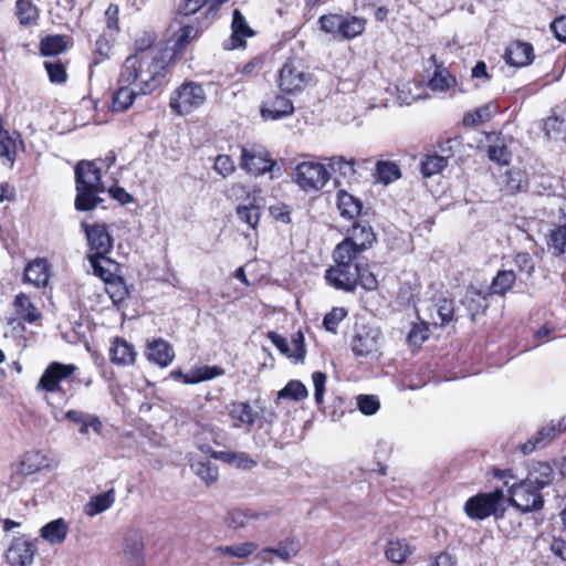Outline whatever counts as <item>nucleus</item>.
I'll use <instances>...</instances> for the list:
<instances>
[{"instance_id":"nucleus-1","label":"nucleus","mask_w":566,"mask_h":566,"mask_svg":"<svg viewBox=\"0 0 566 566\" xmlns=\"http://www.w3.org/2000/svg\"><path fill=\"white\" fill-rule=\"evenodd\" d=\"M377 241L374 228L368 221L355 220L333 252V265L324 273V279L336 291L354 293L358 286L367 292L376 291L379 282L368 263L359 262V256Z\"/></svg>"},{"instance_id":"nucleus-2","label":"nucleus","mask_w":566,"mask_h":566,"mask_svg":"<svg viewBox=\"0 0 566 566\" xmlns=\"http://www.w3.org/2000/svg\"><path fill=\"white\" fill-rule=\"evenodd\" d=\"M127 56L120 67L118 82L133 84L143 95H150L169 82L172 65L159 50Z\"/></svg>"},{"instance_id":"nucleus-3","label":"nucleus","mask_w":566,"mask_h":566,"mask_svg":"<svg viewBox=\"0 0 566 566\" xmlns=\"http://www.w3.org/2000/svg\"><path fill=\"white\" fill-rule=\"evenodd\" d=\"M102 158L93 160L82 159L74 166L75 199L74 208L80 212L96 209L104 199L101 197L106 191L103 181Z\"/></svg>"},{"instance_id":"nucleus-4","label":"nucleus","mask_w":566,"mask_h":566,"mask_svg":"<svg viewBox=\"0 0 566 566\" xmlns=\"http://www.w3.org/2000/svg\"><path fill=\"white\" fill-rule=\"evenodd\" d=\"M275 82L283 94L298 95L313 84L314 75L304 57L291 54L277 71Z\"/></svg>"},{"instance_id":"nucleus-5","label":"nucleus","mask_w":566,"mask_h":566,"mask_svg":"<svg viewBox=\"0 0 566 566\" xmlns=\"http://www.w3.org/2000/svg\"><path fill=\"white\" fill-rule=\"evenodd\" d=\"M207 99L202 83L186 80L170 93L169 108L174 115L185 117L203 107Z\"/></svg>"},{"instance_id":"nucleus-6","label":"nucleus","mask_w":566,"mask_h":566,"mask_svg":"<svg viewBox=\"0 0 566 566\" xmlns=\"http://www.w3.org/2000/svg\"><path fill=\"white\" fill-rule=\"evenodd\" d=\"M506 496L502 488L492 492H479L470 496L463 506L464 513L472 521H483L491 516L502 518L506 511Z\"/></svg>"},{"instance_id":"nucleus-7","label":"nucleus","mask_w":566,"mask_h":566,"mask_svg":"<svg viewBox=\"0 0 566 566\" xmlns=\"http://www.w3.org/2000/svg\"><path fill=\"white\" fill-rule=\"evenodd\" d=\"M203 33L199 23L181 24L170 35V48H161L159 52L165 55L172 66L184 59L189 48L197 42Z\"/></svg>"},{"instance_id":"nucleus-8","label":"nucleus","mask_w":566,"mask_h":566,"mask_svg":"<svg viewBox=\"0 0 566 566\" xmlns=\"http://www.w3.org/2000/svg\"><path fill=\"white\" fill-rule=\"evenodd\" d=\"M506 502L521 513H531L543 509L544 496L536 485L524 479L509 488Z\"/></svg>"},{"instance_id":"nucleus-9","label":"nucleus","mask_w":566,"mask_h":566,"mask_svg":"<svg viewBox=\"0 0 566 566\" xmlns=\"http://www.w3.org/2000/svg\"><path fill=\"white\" fill-rule=\"evenodd\" d=\"M239 165L247 174L258 177L271 172L276 160L264 146L254 144L241 147Z\"/></svg>"},{"instance_id":"nucleus-10","label":"nucleus","mask_w":566,"mask_h":566,"mask_svg":"<svg viewBox=\"0 0 566 566\" xmlns=\"http://www.w3.org/2000/svg\"><path fill=\"white\" fill-rule=\"evenodd\" d=\"M329 172L321 163L303 161L294 169V180L305 192L321 190L329 180Z\"/></svg>"},{"instance_id":"nucleus-11","label":"nucleus","mask_w":566,"mask_h":566,"mask_svg":"<svg viewBox=\"0 0 566 566\" xmlns=\"http://www.w3.org/2000/svg\"><path fill=\"white\" fill-rule=\"evenodd\" d=\"M81 228L83 229L87 240V256L108 255L112 252L114 248V239L109 233V227L107 223H88L86 221H82Z\"/></svg>"},{"instance_id":"nucleus-12","label":"nucleus","mask_w":566,"mask_h":566,"mask_svg":"<svg viewBox=\"0 0 566 566\" xmlns=\"http://www.w3.org/2000/svg\"><path fill=\"white\" fill-rule=\"evenodd\" d=\"M76 370L77 367L74 364L52 361L46 366L36 384V390L65 394L61 387V382L72 377Z\"/></svg>"},{"instance_id":"nucleus-13","label":"nucleus","mask_w":566,"mask_h":566,"mask_svg":"<svg viewBox=\"0 0 566 566\" xmlns=\"http://www.w3.org/2000/svg\"><path fill=\"white\" fill-rule=\"evenodd\" d=\"M379 329L363 325L353 336L350 347L356 357L378 358L380 356Z\"/></svg>"},{"instance_id":"nucleus-14","label":"nucleus","mask_w":566,"mask_h":566,"mask_svg":"<svg viewBox=\"0 0 566 566\" xmlns=\"http://www.w3.org/2000/svg\"><path fill=\"white\" fill-rule=\"evenodd\" d=\"M230 191L237 199L245 197L249 201L248 203L239 205L235 208V214L238 219L245 223L250 229L256 230L260 223L261 208L256 203L255 196L251 197L249 187L240 182L233 184Z\"/></svg>"},{"instance_id":"nucleus-15","label":"nucleus","mask_w":566,"mask_h":566,"mask_svg":"<svg viewBox=\"0 0 566 566\" xmlns=\"http://www.w3.org/2000/svg\"><path fill=\"white\" fill-rule=\"evenodd\" d=\"M281 91L264 98L260 106V115L265 120H279L291 116L294 111L293 102Z\"/></svg>"},{"instance_id":"nucleus-16","label":"nucleus","mask_w":566,"mask_h":566,"mask_svg":"<svg viewBox=\"0 0 566 566\" xmlns=\"http://www.w3.org/2000/svg\"><path fill=\"white\" fill-rule=\"evenodd\" d=\"M566 431V423L564 419L554 421L541 428L534 436H532L525 443H522L518 449L525 455L546 447L560 433Z\"/></svg>"},{"instance_id":"nucleus-17","label":"nucleus","mask_w":566,"mask_h":566,"mask_svg":"<svg viewBox=\"0 0 566 566\" xmlns=\"http://www.w3.org/2000/svg\"><path fill=\"white\" fill-rule=\"evenodd\" d=\"M45 457L39 451L24 453L17 470L11 474L9 485L13 490L19 489L25 476L34 474L45 465Z\"/></svg>"},{"instance_id":"nucleus-18","label":"nucleus","mask_w":566,"mask_h":566,"mask_svg":"<svg viewBox=\"0 0 566 566\" xmlns=\"http://www.w3.org/2000/svg\"><path fill=\"white\" fill-rule=\"evenodd\" d=\"M172 345L166 339L158 337L147 340L145 346V357L154 365L160 368L168 367L175 359Z\"/></svg>"},{"instance_id":"nucleus-19","label":"nucleus","mask_w":566,"mask_h":566,"mask_svg":"<svg viewBox=\"0 0 566 566\" xmlns=\"http://www.w3.org/2000/svg\"><path fill=\"white\" fill-rule=\"evenodd\" d=\"M229 417L233 421L234 428H247L251 430L255 423L266 420L265 416H260L254 411L249 401H231L229 407Z\"/></svg>"},{"instance_id":"nucleus-20","label":"nucleus","mask_w":566,"mask_h":566,"mask_svg":"<svg viewBox=\"0 0 566 566\" xmlns=\"http://www.w3.org/2000/svg\"><path fill=\"white\" fill-rule=\"evenodd\" d=\"M108 356L113 365L128 367L135 365L138 353L135 346L124 337L115 336L111 339Z\"/></svg>"},{"instance_id":"nucleus-21","label":"nucleus","mask_w":566,"mask_h":566,"mask_svg":"<svg viewBox=\"0 0 566 566\" xmlns=\"http://www.w3.org/2000/svg\"><path fill=\"white\" fill-rule=\"evenodd\" d=\"M36 547L32 541L15 537L7 549L6 560L11 566H29L33 562Z\"/></svg>"},{"instance_id":"nucleus-22","label":"nucleus","mask_w":566,"mask_h":566,"mask_svg":"<svg viewBox=\"0 0 566 566\" xmlns=\"http://www.w3.org/2000/svg\"><path fill=\"white\" fill-rule=\"evenodd\" d=\"M255 35V31L249 25L245 17L239 9L232 12L231 35L229 44L224 45L227 50L245 48L247 39Z\"/></svg>"},{"instance_id":"nucleus-23","label":"nucleus","mask_w":566,"mask_h":566,"mask_svg":"<svg viewBox=\"0 0 566 566\" xmlns=\"http://www.w3.org/2000/svg\"><path fill=\"white\" fill-rule=\"evenodd\" d=\"M504 59L511 66H527L535 59L534 46L532 43L522 40L511 41L505 49Z\"/></svg>"},{"instance_id":"nucleus-24","label":"nucleus","mask_w":566,"mask_h":566,"mask_svg":"<svg viewBox=\"0 0 566 566\" xmlns=\"http://www.w3.org/2000/svg\"><path fill=\"white\" fill-rule=\"evenodd\" d=\"M19 149H24V140L20 133L3 129L0 134V160L3 165L13 167Z\"/></svg>"},{"instance_id":"nucleus-25","label":"nucleus","mask_w":566,"mask_h":566,"mask_svg":"<svg viewBox=\"0 0 566 566\" xmlns=\"http://www.w3.org/2000/svg\"><path fill=\"white\" fill-rule=\"evenodd\" d=\"M51 277V265L45 258H36L24 268L23 281L38 289L45 287Z\"/></svg>"},{"instance_id":"nucleus-26","label":"nucleus","mask_w":566,"mask_h":566,"mask_svg":"<svg viewBox=\"0 0 566 566\" xmlns=\"http://www.w3.org/2000/svg\"><path fill=\"white\" fill-rule=\"evenodd\" d=\"M485 137L492 145L488 146V158L499 166H507L511 163L512 153L505 144L501 132L485 133Z\"/></svg>"},{"instance_id":"nucleus-27","label":"nucleus","mask_w":566,"mask_h":566,"mask_svg":"<svg viewBox=\"0 0 566 566\" xmlns=\"http://www.w3.org/2000/svg\"><path fill=\"white\" fill-rule=\"evenodd\" d=\"M71 36L65 34H48L40 40L39 52L44 57H55L72 48Z\"/></svg>"},{"instance_id":"nucleus-28","label":"nucleus","mask_w":566,"mask_h":566,"mask_svg":"<svg viewBox=\"0 0 566 566\" xmlns=\"http://www.w3.org/2000/svg\"><path fill=\"white\" fill-rule=\"evenodd\" d=\"M123 552L127 566H145L144 542L138 532L125 536Z\"/></svg>"},{"instance_id":"nucleus-29","label":"nucleus","mask_w":566,"mask_h":566,"mask_svg":"<svg viewBox=\"0 0 566 566\" xmlns=\"http://www.w3.org/2000/svg\"><path fill=\"white\" fill-rule=\"evenodd\" d=\"M13 15L20 28H33L39 24L40 9L33 0H15Z\"/></svg>"},{"instance_id":"nucleus-30","label":"nucleus","mask_w":566,"mask_h":566,"mask_svg":"<svg viewBox=\"0 0 566 566\" xmlns=\"http://www.w3.org/2000/svg\"><path fill=\"white\" fill-rule=\"evenodd\" d=\"M500 106L495 101L485 103L475 109L463 114L461 124L463 127H476L490 122L499 113Z\"/></svg>"},{"instance_id":"nucleus-31","label":"nucleus","mask_w":566,"mask_h":566,"mask_svg":"<svg viewBox=\"0 0 566 566\" xmlns=\"http://www.w3.org/2000/svg\"><path fill=\"white\" fill-rule=\"evenodd\" d=\"M269 513L258 512L249 507H233L228 511L224 523L230 528L245 527L251 521L266 518Z\"/></svg>"},{"instance_id":"nucleus-32","label":"nucleus","mask_w":566,"mask_h":566,"mask_svg":"<svg viewBox=\"0 0 566 566\" xmlns=\"http://www.w3.org/2000/svg\"><path fill=\"white\" fill-rule=\"evenodd\" d=\"M87 260L92 266L93 274L101 279L104 283L119 274V263L111 259L108 255L87 256Z\"/></svg>"},{"instance_id":"nucleus-33","label":"nucleus","mask_w":566,"mask_h":566,"mask_svg":"<svg viewBox=\"0 0 566 566\" xmlns=\"http://www.w3.org/2000/svg\"><path fill=\"white\" fill-rule=\"evenodd\" d=\"M117 36L101 33L94 42L91 53V66H96L107 61L114 49Z\"/></svg>"},{"instance_id":"nucleus-34","label":"nucleus","mask_w":566,"mask_h":566,"mask_svg":"<svg viewBox=\"0 0 566 566\" xmlns=\"http://www.w3.org/2000/svg\"><path fill=\"white\" fill-rule=\"evenodd\" d=\"M65 419L72 423L78 424V431L82 434H87L90 428H92L94 432L99 434L103 429V423L97 416L85 413L80 410H67L65 412Z\"/></svg>"},{"instance_id":"nucleus-35","label":"nucleus","mask_w":566,"mask_h":566,"mask_svg":"<svg viewBox=\"0 0 566 566\" xmlns=\"http://www.w3.org/2000/svg\"><path fill=\"white\" fill-rule=\"evenodd\" d=\"M14 312L21 321L33 324L41 318V313L25 293H19L13 300Z\"/></svg>"},{"instance_id":"nucleus-36","label":"nucleus","mask_w":566,"mask_h":566,"mask_svg":"<svg viewBox=\"0 0 566 566\" xmlns=\"http://www.w3.org/2000/svg\"><path fill=\"white\" fill-rule=\"evenodd\" d=\"M337 209L343 218L357 220L363 210V202L347 191L339 190L337 192Z\"/></svg>"},{"instance_id":"nucleus-37","label":"nucleus","mask_w":566,"mask_h":566,"mask_svg":"<svg viewBox=\"0 0 566 566\" xmlns=\"http://www.w3.org/2000/svg\"><path fill=\"white\" fill-rule=\"evenodd\" d=\"M142 95L133 84L119 83L113 93L112 107L116 112L127 111L135 102L136 96Z\"/></svg>"},{"instance_id":"nucleus-38","label":"nucleus","mask_w":566,"mask_h":566,"mask_svg":"<svg viewBox=\"0 0 566 566\" xmlns=\"http://www.w3.org/2000/svg\"><path fill=\"white\" fill-rule=\"evenodd\" d=\"M525 479L542 491L554 480L553 467L548 462L538 461L531 467Z\"/></svg>"},{"instance_id":"nucleus-39","label":"nucleus","mask_w":566,"mask_h":566,"mask_svg":"<svg viewBox=\"0 0 566 566\" xmlns=\"http://www.w3.org/2000/svg\"><path fill=\"white\" fill-rule=\"evenodd\" d=\"M301 551V543L294 535H289L279 542L276 547H265L264 554L274 553L282 562H290Z\"/></svg>"},{"instance_id":"nucleus-40","label":"nucleus","mask_w":566,"mask_h":566,"mask_svg":"<svg viewBox=\"0 0 566 566\" xmlns=\"http://www.w3.org/2000/svg\"><path fill=\"white\" fill-rule=\"evenodd\" d=\"M367 20L357 15H343L338 39L353 40L361 35L366 30Z\"/></svg>"},{"instance_id":"nucleus-41","label":"nucleus","mask_w":566,"mask_h":566,"mask_svg":"<svg viewBox=\"0 0 566 566\" xmlns=\"http://www.w3.org/2000/svg\"><path fill=\"white\" fill-rule=\"evenodd\" d=\"M528 187V178L524 170L520 168H510L504 175L503 190L511 196H514Z\"/></svg>"},{"instance_id":"nucleus-42","label":"nucleus","mask_w":566,"mask_h":566,"mask_svg":"<svg viewBox=\"0 0 566 566\" xmlns=\"http://www.w3.org/2000/svg\"><path fill=\"white\" fill-rule=\"evenodd\" d=\"M457 77L442 64H437L428 86L433 92H446L457 85Z\"/></svg>"},{"instance_id":"nucleus-43","label":"nucleus","mask_w":566,"mask_h":566,"mask_svg":"<svg viewBox=\"0 0 566 566\" xmlns=\"http://www.w3.org/2000/svg\"><path fill=\"white\" fill-rule=\"evenodd\" d=\"M374 177L378 182L389 185L401 178V170L395 161L378 160L375 165Z\"/></svg>"},{"instance_id":"nucleus-44","label":"nucleus","mask_w":566,"mask_h":566,"mask_svg":"<svg viewBox=\"0 0 566 566\" xmlns=\"http://www.w3.org/2000/svg\"><path fill=\"white\" fill-rule=\"evenodd\" d=\"M516 282V274L513 270H500L492 279L490 294L504 296L510 292Z\"/></svg>"},{"instance_id":"nucleus-45","label":"nucleus","mask_w":566,"mask_h":566,"mask_svg":"<svg viewBox=\"0 0 566 566\" xmlns=\"http://www.w3.org/2000/svg\"><path fill=\"white\" fill-rule=\"evenodd\" d=\"M226 374L224 368L218 365L213 366H198L188 371V378L186 385H195L202 381L211 380L213 378L223 376Z\"/></svg>"},{"instance_id":"nucleus-46","label":"nucleus","mask_w":566,"mask_h":566,"mask_svg":"<svg viewBox=\"0 0 566 566\" xmlns=\"http://www.w3.org/2000/svg\"><path fill=\"white\" fill-rule=\"evenodd\" d=\"M69 527L63 518L49 522L41 528V536L51 544H61L67 536Z\"/></svg>"},{"instance_id":"nucleus-47","label":"nucleus","mask_w":566,"mask_h":566,"mask_svg":"<svg viewBox=\"0 0 566 566\" xmlns=\"http://www.w3.org/2000/svg\"><path fill=\"white\" fill-rule=\"evenodd\" d=\"M67 65L69 61L61 59H53L43 62V67L46 71L49 81L55 85H62L67 82Z\"/></svg>"},{"instance_id":"nucleus-48","label":"nucleus","mask_w":566,"mask_h":566,"mask_svg":"<svg viewBox=\"0 0 566 566\" xmlns=\"http://www.w3.org/2000/svg\"><path fill=\"white\" fill-rule=\"evenodd\" d=\"M546 244L554 256L566 254V223L551 230L546 237Z\"/></svg>"},{"instance_id":"nucleus-49","label":"nucleus","mask_w":566,"mask_h":566,"mask_svg":"<svg viewBox=\"0 0 566 566\" xmlns=\"http://www.w3.org/2000/svg\"><path fill=\"white\" fill-rule=\"evenodd\" d=\"M411 554V546L400 539L389 541L385 549L386 558L395 564L405 563Z\"/></svg>"},{"instance_id":"nucleus-50","label":"nucleus","mask_w":566,"mask_h":566,"mask_svg":"<svg viewBox=\"0 0 566 566\" xmlns=\"http://www.w3.org/2000/svg\"><path fill=\"white\" fill-rule=\"evenodd\" d=\"M105 291L114 305H120L129 295L126 282L120 274L105 283Z\"/></svg>"},{"instance_id":"nucleus-51","label":"nucleus","mask_w":566,"mask_h":566,"mask_svg":"<svg viewBox=\"0 0 566 566\" xmlns=\"http://www.w3.org/2000/svg\"><path fill=\"white\" fill-rule=\"evenodd\" d=\"M448 166L444 156L438 154H427L420 161V171L424 178L440 174Z\"/></svg>"},{"instance_id":"nucleus-52","label":"nucleus","mask_w":566,"mask_h":566,"mask_svg":"<svg viewBox=\"0 0 566 566\" xmlns=\"http://www.w3.org/2000/svg\"><path fill=\"white\" fill-rule=\"evenodd\" d=\"M463 304L469 311L471 318L474 319L476 315L483 314L489 307L488 296L481 291H471L465 296Z\"/></svg>"},{"instance_id":"nucleus-53","label":"nucleus","mask_w":566,"mask_h":566,"mask_svg":"<svg viewBox=\"0 0 566 566\" xmlns=\"http://www.w3.org/2000/svg\"><path fill=\"white\" fill-rule=\"evenodd\" d=\"M219 461L234 465L237 469L242 470H251L258 464V462L252 459L249 453L234 451H226V453L220 454Z\"/></svg>"},{"instance_id":"nucleus-54","label":"nucleus","mask_w":566,"mask_h":566,"mask_svg":"<svg viewBox=\"0 0 566 566\" xmlns=\"http://www.w3.org/2000/svg\"><path fill=\"white\" fill-rule=\"evenodd\" d=\"M259 545L254 542H244L235 545L219 546L216 548L223 556L245 558L258 552Z\"/></svg>"},{"instance_id":"nucleus-55","label":"nucleus","mask_w":566,"mask_h":566,"mask_svg":"<svg viewBox=\"0 0 566 566\" xmlns=\"http://www.w3.org/2000/svg\"><path fill=\"white\" fill-rule=\"evenodd\" d=\"M105 27L103 33L117 36L120 33V10L117 3H109L104 11Z\"/></svg>"},{"instance_id":"nucleus-56","label":"nucleus","mask_w":566,"mask_h":566,"mask_svg":"<svg viewBox=\"0 0 566 566\" xmlns=\"http://www.w3.org/2000/svg\"><path fill=\"white\" fill-rule=\"evenodd\" d=\"M308 396V390L301 380L292 379L277 392L279 399L302 401Z\"/></svg>"},{"instance_id":"nucleus-57","label":"nucleus","mask_w":566,"mask_h":566,"mask_svg":"<svg viewBox=\"0 0 566 566\" xmlns=\"http://www.w3.org/2000/svg\"><path fill=\"white\" fill-rule=\"evenodd\" d=\"M115 501L114 491L109 490L107 492L99 493L91 497L86 512L90 515L99 514L106 510H108Z\"/></svg>"},{"instance_id":"nucleus-58","label":"nucleus","mask_w":566,"mask_h":566,"mask_svg":"<svg viewBox=\"0 0 566 566\" xmlns=\"http://www.w3.org/2000/svg\"><path fill=\"white\" fill-rule=\"evenodd\" d=\"M191 469L207 485H211L218 481L219 469L210 461H196L191 464Z\"/></svg>"},{"instance_id":"nucleus-59","label":"nucleus","mask_w":566,"mask_h":566,"mask_svg":"<svg viewBox=\"0 0 566 566\" xmlns=\"http://www.w3.org/2000/svg\"><path fill=\"white\" fill-rule=\"evenodd\" d=\"M347 315L348 311L345 307L334 306L324 315L323 327L325 331L336 334L340 322H343Z\"/></svg>"},{"instance_id":"nucleus-60","label":"nucleus","mask_w":566,"mask_h":566,"mask_svg":"<svg viewBox=\"0 0 566 566\" xmlns=\"http://www.w3.org/2000/svg\"><path fill=\"white\" fill-rule=\"evenodd\" d=\"M429 338V325L426 322L412 324L407 340L410 346L421 347L422 344Z\"/></svg>"},{"instance_id":"nucleus-61","label":"nucleus","mask_w":566,"mask_h":566,"mask_svg":"<svg viewBox=\"0 0 566 566\" xmlns=\"http://www.w3.org/2000/svg\"><path fill=\"white\" fill-rule=\"evenodd\" d=\"M342 20L343 14L327 13L319 17L318 24L322 31L332 34L334 38H337Z\"/></svg>"},{"instance_id":"nucleus-62","label":"nucleus","mask_w":566,"mask_h":566,"mask_svg":"<svg viewBox=\"0 0 566 566\" xmlns=\"http://www.w3.org/2000/svg\"><path fill=\"white\" fill-rule=\"evenodd\" d=\"M513 262L521 275H525L526 279L533 276L535 272V262L528 252H517L513 258Z\"/></svg>"},{"instance_id":"nucleus-63","label":"nucleus","mask_w":566,"mask_h":566,"mask_svg":"<svg viewBox=\"0 0 566 566\" xmlns=\"http://www.w3.org/2000/svg\"><path fill=\"white\" fill-rule=\"evenodd\" d=\"M364 8L370 11L377 22L384 23L389 18V7L379 0H365Z\"/></svg>"},{"instance_id":"nucleus-64","label":"nucleus","mask_w":566,"mask_h":566,"mask_svg":"<svg viewBox=\"0 0 566 566\" xmlns=\"http://www.w3.org/2000/svg\"><path fill=\"white\" fill-rule=\"evenodd\" d=\"M357 407L363 415L371 416L379 410L380 402L376 396L359 395L357 397Z\"/></svg>"}]
</instances>
